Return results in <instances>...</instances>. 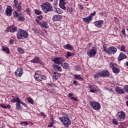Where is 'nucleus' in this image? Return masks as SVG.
<instances>
[{"instance_id":"f257e3e1","label":"nucleus","mask_w":128,"mask_h":128,"mask_svg":"<svg viewBox=\"0 0 128 128\" xmlns=\"http://www.w3.org/2000/svg\"><path fill=\"white\" fill-rule=\"evenodd\" d=\"M40 8L44 12L45 14L48 12H50L54 10L52 6L50 3V2H46L40 5Z\"/></svg>"},{"instance_id":"f03ea898","label":"nucleus","mask_w":128,"mask_h":128,"mask_svg":"<svg viewBox=\"0 0 128 128\" xmlns=\"http://www.w3.org/2000/svg\"><path fill=\"white\" fill-rule=\"evenodd\" d=\"M110 76V72L108 70H104L94 75V78L98 80L100 78H108Z\"/></svg>"},{"instance_id":"7ed1b4c3","label":"nucleus","mask_w":128,"mask_h":128,"mask_svg":"<svg viewBox=\"0 0 128 128\" xmlns=\"http://www.w3.org/2000/svg\"><path fill=\"white\" fill-rule=\"evenodd\" d=\"M28 33L26 31L22 29H20L18 31V33L16 34L18 40H24V38H28Z\"/></svg>"},{"instance_id":"20e7f679","label":"nucleus","mask_w":128,"mask_h":128,"mask_svg":"<svg viewBox=\"0 0 128 128\" xmlns=\"http://www.w3.org/2000/svg\"><path fill=\"white\" fill-rule=\"evenodd\" d=\"M58 119L62 122L63 124L66 128H68V126L72 124L70 120L66 116L58 117Z\"/></svg>"},{"instance_id":"39448f33","label":"nucleus","mask_w":128,"mask_h":128,"mask_svg":"<svg viewBox=\"0 0 128 128\" xmlns=\"http://www.w3.org/2000/svg\"><path fill=\"white\" fill-rule=\"evenodd\" d=\"M116 118L119 122H122L126 118V113L123 111H120L116 114Z\"/></svg>"},{"instance_id":"423d86ee","label":"nucleus","mask_w":128,"mask_h":128,"mask_svg":"<svg viewBox=\"0 0 128 128\" xmlns=\"http://www.w3.org/2000/svg\"><path fill=\"white\" fill-rule=\"evenodd\" d=\"M90 104L95 110H98L100 109V104L96 102L90 101Z\"/></svg>"},{"instance_id":"0eeeda50","label":"nucleus","mask_w":128,"mask_h":128,"mask_svg":"<svg viewBox=\"0 0 128 128\" xmlns=\"http://www.w3.org/2000/svg\"><path fill=\"white\" fill-rule=\"evenodd\" d=\"M88 88L90 89V92H92V94H96V92H98V87L96 86H92L88 84Z\"/></svg>"},{"instance_id":"6e6552de","label":"nucleus","mask_w":128,"mask_h":128,"mask_svg":"<svg viewBox=\"0 0 128 128\" xmlns=\"http://www.w3.org/2000/svg\"><path fill=\"white\" fill-rule=\"evenodd\" d=\"M18 31V27L14 25H12L7 28L6 32H16Z\"/></svg>"},{"instance_id":"1a4fd4ad","label":"nucleus","mask_w":128,"mask_h":128,"mask_svg":"<svg viewBox=\"0 0 128 128\" xmlns=\"http://www.w3.org/2000/svg\"><path fill=\"white\" fill-rule=\"evenodd\" d=\"M64 61V58L61 56L54 58L52 60V62L57 64H62Z\"/></svg>"},{"instance_id":"9d476101","label":"nucleus","mask_w":128,"mask_h":128,"mask_svg":"<svg viewBox=\"0 0 128 128\" xmlns=\"http://www.w3.org/2000/svg\"><path fill=\"white\" fill-rule=\"evenodd\" d=\"M87 54L90 58H94L96 54V49H90L88 50Z\"/></svg>"},{"instance_id":"9b49d317","label":"nucleus","mask_w":128,"mask_h":128,"mask_svg":"<svg viewBox=\"0 0 128 128\" xmlns=\"http://www.w3.org/2000/svg\"><path fill=\"white\" fill-rule=\"evenodd\" d=\"M20 104H22L24 108H28V105L22 102V101H20V100H18V102L16 103V108L18 110H22V106H20Z\"/></svg>"},{"instance_id":"f8f14e48","label":"nucleus","mask_w":128,"mask_h":128,"mask_svg":"<svg viewBox=\"0 0 128 128\" xmlns=\"http://www.w3.org/2000/svg\"><path fill=\"white\" fill-rule=\"evenodd\" d=\"M118 50L114 46H110L108 48L107 54H114Z\"/></svg>"},{"instance_id":"ddd939ff","label":"nucleus","mask_w":128,"mask_h":128,"mask_svg":"<svg viewBox=\"0 0 128 128\" xmlns=\"http://www.w3.org/2000/svg\"><path fill=\"white\" fill-rule=\"evenodd\" d=\"M5 12L6 16H10L12 14V6H8L6 8Z\"/></svg>"},{"instance_id":"4468645a","label":"nucleus","mask_w":128,"mask_h":128,"mask_svg":"<svg viewBox=\"0 0 128 128\" xmlns=\"http://www.w3.org/2000/svg\"><path fill=\"white\" fill-rule=\"evenodd\" d=\"M60 78V74L56 72H53L52 73V80H58Z\"/></svg>"},{"instance_id":"2eb2a0df","label":"nucleus","mask_w":128,"mask_h":128,"mask_svg":"<svg viewBox=\"0 0 128 128\" xmlns=\"http://www.w3.org/2000/svg\"><path fill=\"white\" fill-rule=\"evenodd\" d=\"M94 24L96 26H97V28H102V25L104 24V20H100L96 21L94 22Z\"/></svg>"},{"instance_id":"dca6fc26","label":"nucleus","mask_w":128,"mask_h":128,"mask_svg":"<svg viewBox=\"0 0 128 128\" xmlns=\"http://www.w3.org/2000/svg\"><path fill=\"white\" fill-rule=\"evenodd\" d=\"M62 16L61 15H54L52 16V20L53 22H58L60 20H62Z\"/></svg>"},{"instance_id":"f3484780","label":"nucleus","mask_w":128,"mask_h":128,"mask_svg":"<svg viewBox=\"0 0 128 128\" xmlns=\"http://www.w3.org/2000/svg\"><path fill=\"white\" fill-rule=\"evenodd\" d=\"M15 74L16 76H18L20 77L24 74V70H22V68H18L16 71Z\"/></svg>"},{"instance_id":"a211bd4d","label":"nucleus","mask_w":128,"mask_h":128,"mask_svg":"<svg viewBox=\"0 0 128 128\" xmlns=\"http://www.w3.org/2000/svg\"><path fill=\"white\" fill-rule=\"evenodd\" d=\"M126 58V54L122 52H120L118 57V62H120L121 60H124V58Z\"/></svg>"},{"instance_id":"6ab92c4d","label":"nucleus","mask_w":128,"mask_h":128,"mask_svg":"<svg viewBox=\"0 0 128 128\" xmlns=\"http://www.w3.org/2000/svg\"><path fill=\"white\" fill-rule=\"evenodd\" d=\"M116 92H118L119 94H124V89L120 87H117L116 88Z\"/></svg>"},{"instance_id":"aec40b11","label":"nucleus","mask_w":128,"mask_h":128,"mask_svg":"<svg viewBox=\"0 0 128 128\" xmlns=\"http://www.w3.org/2000/svg\"><path fill=\"white\" fill-rule=\"evenodd\" d=\"M92 18H91L89 16L87 18H83L84 22L86 24H90L92 22Z\"/></svg>"},{"instance_id":"412c9836","label":"nucleus","mask_w":128,"mask_h":128,"mask_svg":"<svg viewBox=\"0 0 128 128\" xmlns=\"http://www.w3.org/2000/svg\"><path fill=\"white\" fill-rule=\"evenodd\" d=\"M64 48H65V50H74V48L70 44H67L66 45H64L63 46Z\"/></svg>"},{"instance_id":"4be33fe9","label":"nucleus","mask_w":128,"mask_h":128,"mask_svg":"<svg viewBox=\"0 0 128 128\" xmlns=\"http://www.w3.org/2000/svg\"><path fill=\"white\" fill-rule=\"evenodd\" d=\"M40 62V58L38 56H35L32 60H31V62H32L33 64H38Z\"/></svg>"},{"instance_id":"5701e85b","label":"nucleus","mask_w":128,"mask_h":128,"mask_svg":"<svg viewBox=\"0 0 128 128\" xmlns=\"http://www.w3.org/2000/svg\"><path fill=\"white\" fill-rule=\"evenodd\" d=\"M2 50L6 52V54H10V49L7 46H2Z\"/></svg>"},{"instance_id":"b1692460","label":"nucleus","mask_w":128,"mask_h":128,"mask_svg":"<svg viewBox=\"0 0 128 128\" xmlns=\"http://www.w3.org/2000/svg\"><path fill=\"white\" fill-rule=\"evenodd\" d=\"M11 98H12V100H10V102L13 103L18 102V100H20V98L18 96H16L14 98V96H12Z\"/></svg>"},{"instance_id":"393cba45","label":"nucleus","mask_w":128,"mask_h":128,"mask_svg":"<svg viewBox=\"0 0 128 128\" xmlns=\"http://www.w3.org/2000/svg\"><path fill=\"white\" fill-rule=\"evenodd\" d=\"M74 76L75 80H84V78L80 76V74H74Z\"/></svg>"},{"instance_id":"a878e982","label":"nucleus","mask_w":128,"mask_h":128,"mask_svg":"<svg viewBox=\"0 0 128 128\" xmlns=\"http://www.w3.org/2000/svg\"><path fill=\"white\" fill-rule=\"evenodd\" d=\"M14 8H16V10L18 12H21L22 11V2H20V4H18V5H16V6H15Z\"/></svg>"},{"instance_id":"bb28decb","label":"nucleus","mask_w":128,"mask_h":128,"mask_svg":"<svg viewBox=\"0 0 128 128\" xmlns=\"http://www.w3.org/2000/svg\"><path fill=\"white\" fill-rule=\"evenodd\" d=\"M13 16L16 18V20H17L18 18L20 16V14H18V10H15L13 12Z\"/></svg>"},{"instance_id":"cd10ccee","label":"nucleus","mask_w":128,"mask_h":128,"mask_svg":"<svg viewBox=\"0 0 128 128\" xmlns=\"http://www.w3.org/2000/svg\"><path fill=\"white\" fill-rule=\"evenodd\" d=\"M17 50L19 54H24V50L20 47L18 48Z\"/></svg>"},{"instance_id":"c85d7f7f","label":"nucleus","mask_w":128,"mask_h":128,"mask_svg":"<svg viewBox=\"0 0 128 128\" xmlns=\"http://www.w3.org/2000/svg\"><path fill=\"white\" fill-rule=\"evenodd\" d=\"M40 26H42V28H48V22H44L43 23H41Z\"/></svg>"},{"instance_id":"c756f323","label":"nucleus","mask_w":128,"mask_h":128,"mask_svg":"<svg viewBox=\"0 0 128 128\" xmlns=\"http://www.w3.org/2000/svg\"><path fill=\"white\" fill-rule=\"evenodd\" d=\"M54 66L58 72H62V67L58 65L54 64Z\"/></svg>"},{"instance_id":"7c9ffc66","label":"nucleus","mask_w":128,"mask_h":128,"mask_svg":"<svg viewBox=\"0 0 128 128\" xmlns=\"http://www.w3.org/2000/svg\"><path fill=\"white\" fill-rule=\"evenodd\" d=\"M35 14H36V16H40L42 14V12L40 10H38V9H36L34 10Z\"/></svg>"},{"instance_id":"2f4dec72","label":"nucleus","mask_w":128,"mask_h":128,"mask_svg":"<svg viewBox=\"0 0 128 128\" xmlns=\"http://www.w3.org/2000/svg\"><path fill=\"white\" fill-rule=\"evenodd\" d=\"M62 66L63 68L68 70V68H70V65L68 63H64V64H62Z\"/></svg>"},{"instance_id":"473e14b6","label":"nucleus","mask_w":128,"mask_h":128,"mask_svg":"<svg viewBox=\"0 0 128 128\" xmlns=\"http://www.w3.org/2000/svg\"><path fill=\"white\" fill-rule=\"evenodd\" d=\"M27 100H28V102H29L31 104H34V101L31 98H28Z\"/></svg>"},{"instance_id":"72a5a7b5","label":"nucleus","mask_w":128,"mask_h":128,"mask_svg":"<svg viewBox=\"0 0 128 128\" xmlns=\"http://www.w3.org/2000/svg\"><path fill=\"white\" fill-rule=\"evenodd\" d=\"M74 70L76 72H78L80 70H82V68H80V66H74Z\"/></svg>"},{"instance_id":"f704fd0d","label":"nucleus","mask_w":128,"mask_h":128,"mask_svg":"<svg viewBox=\"0 0 128 128\" xmlns=\"http://www.w3.org/2000/svg\"><path fill=\"white\" fill-rule=\"evenodd\" d=\"M112 70L114 74H118V72H120V69L118 68L114 67L113 68Z\"/></svg>"},{"instance_id":"c9c22d12","label":"nucleus","mask_w":128,"mask_h":128,"mask_svg":"<svg viewBox=\"0 0 128 128\" xmlns=\"http://www.w3.org/2000/svg\"><path fill=\"white\" fill-rule=\"evenodd\" d=\"M73 12H74V10H72V8H70V7L67 8V12H68L70 14H72Z\"/></svg>"},{"instance_id":"e433bc0d","label":"nucleus","mask_w":128,"mask_h":128,"mask_svg":"<svg viewBox=\"0 0 128 128\" xmlns=\"http://www.w3.org/2000/svg\"><path fill=\"white\" fill-rule=\"evenodd\" d=\"M66 56L68 58L70 56H74V53L68 52L66 54Z\"/></svg>"},{"instance_id":"4c0bfd02","label":"nucleus","mask_w":128,"mask_h":128,"mask_svg":"<svg viewBox=\"0 0 128 128\" xmlns=\"http://www.w3.org/2000/svg\"><path fill=\"white\" fill-rule=\"evenodd\" d=\"M118 48L119 50H122V52H124V50H126V46H124V45H122V46H118Z\"/></svg>"},{"instance_id":"58836bf2","label":"nucleus","mask_w":128,"mask_h":128,"mask_svg":"<svg viewBox=\"0 0 128 128\" xmlns=\"http://www.w3.org/2000/svg\"><path fill=\"white\" fill-rule=\"evenodd\" d=\"M56 10L57 12V14H62L64 12V11L62 10V9L60 8H56Z\"/></svg>"},{"instance_id":"ea45409f","label":"nucleus","mask_w":128,"mask_h":128,"mask_svg":"<svg viewBox=\"0 0 128 128\" xmlns=\"http://www.w3.org/2000/svg\"><path fill=\"white\" fill-rule=\"evenodd\" d=\"M17 20H20V22H24L25 20L24 18L22 16H19Z\"/></svg>"},{"instance_id":"a19ab883","label":"nucleus","mask_w":128,"mask_h":128,"mask_svg":"<svg viewBox=\"0 0 128 128\" xmlns=\"http://www.w3.org/2000/svg\"><path fill=\"white\" fill-rule=\"evenodd\" d=\"M59 4H66V0H60Z\"/></svg>"},{"instance_id":"79ce46f5","label":"nucleus","mask_w":128,"mask_h":128,"mask_svg":"<svg viewBox=\"0 0 128 128\" xmlns=\"http://www.w3.org/2000/svg\"><path fill=\"white\" fill-rule=\"evenodd\" d=\"M14 7L20 4V2H18V0H14Z\"/></svg>"},{"instance_id":"37998d69","label":"nucleus","mask_w":128,"mask_h":128,"mask_svg":"<svg viewBox=\"0 0 128 128\" xmlns=\"http://www.w3.org/2000/svg\"><path fill=\"white\" fill-rule=\"evenodd\" d=\"M112 122L114 124H115V126H118V122L116 119H113Z\"/></svg>"},{"instance_id":"c03bdc74","label":"nucleus","mask_w":128,"mask_h":128,"mask_svg":"<svg viewBox=\"0 0 128 128\" xmlns=\"http://www.w3.org/2000/svg\"><path fill=\"white\" fill-rule=\"evenodd\" d=\"M96 14V11H94L89 16L92 19V16H94Z\"/></svg>"},{"instance_id":"a18cd8bd","label":"nucleus","mask_w":128,"mask_h":128,"mask_svg":"<svg viewBox=\"0 0 128 128\" xmlns=\"http://www.w3.org/2000/svg\"><path fill=\"white\" fill-rule=\"evenodd\" d=\"M52 126H54V118H52L51 123L48 125V128H52Z\"/></svg>"},{"instance_id":"49530a36","label":"nucleus","mask_w":128,"mask_h":128,"mask_svg":"<svg viewBox=\"0 0 128 128\" xmlns=\"http://www.w3.org/2000/svg\"><path fill=\"white\" fill-rule=\"evenodd\" d=\"M124 92H126V94H128V85H126V86H124Z\"/></svg>"},{"instance_id":"de8ad7c7","label":"nucleus","mask_w":128,"mask_h":128,"mask_svg":"<svg viewBox=\"0 0 128 128\" xmlns=\"http://www.w3.org/2000/svg\"><path fill=\"white\" fill-rule=\"evenodd\" d=\"M21 124L26 126H28V122H22Z\"/></svg>"},{"instance_id":"09e8293b","label":"nucleus","mask_w":128,"mask_h":128,"mask_svg":"<svg viewBox=\"0 0 128 128\" xmlns=\"http://www.w3.org/2000/svg\"><path fill=\"white\" fill-rule=\"evenodd\" d=\"M60 8H62V10H66V6L64 4H59Z\"/></svg>"},{"instance_id":"8fccbe9b","label":"nucleus","mask_w":128,"mask_h":128,"mask_svg":"<svg viewBox=\"0 0 128 128\" xmlns=\"http://www.w3.org/2000/svg\"><path fill=\"white\" fill-rule=\"evenodd\" d=\"M103 50L104 52H106L108 54V49L107 50L106 47L104 45H103Z\"/></svg>"},{"instance_id":"3c124183","label":"nucleus","mask_w":128,"mask_h":128,"mask_svg":"<svg viewBox=\"0 0 128 128\" xmlns=\"http://www.w3.org/2000/svg\"><path fill=\"white\" fill-rule=\"evenodd\" d=\"M41 78V80H46V76L44 75H42L41 76H40Z\"/></svg>"},{"instance_id":"603ef678","label":"nucleus","mask_w":128,"mask_h":128,"mask_svg":"<svg viewBox=\"0 0 128 128\" xmlns=\"http://www.w3.org/2000/svg\"><path fill=\"white\" fill-rule=\"evenodd\" d=\"M39 116H42V118H46V115L44 114V112H40L39 114Z\"/></svg>"},{"instance_id":"864d4df0","label":"nucleus","mask_w":128,"mask_h":128,"mask_svg":"<svg viewBox=\"0 0 128 128\" xmlns=\"http://www.w3.org/2000/svg\"><path fill=\"white\" fill-rule=\"evenodd\" d=\"M71 100H75V102H78V99L76 98V97H71Z\"/></svg>"},{"instance_id":"5fc2aeb1","label":"nucleus","mask_w":128,"mask_h":128,"mask_svg":"<svg viewBox=\"0 0 128 128\" xmlns=\"http://www.w3.org/2000/svg\"><path fill=\"white\" fill-rule=\"evenodd\" d=\"M122 34V36H124V38H126V30L124 29H123L121 32Z\"/></svg>"},{"instance_id":"6e6d98bb","label":"nucleus","mask_w":128,"mask_h":128,"mask_svg":"<svg viewBox=\"0 0 128 128\" xmlns=\"http://www.w3.org/2000/svg\"><path fill=\"white\" fill-rule=\"evenodd\" d=\"M37 18H38V20H42V18H44V16L40 15V16H37Z\"/></svg>"},{"instance_id":"4d7b16f0","label":"nucleus","mask_w":128,"mask_h":128,"mask_svg":"<svg viewBox=\"0 0 128 128\" xmlns=\"http://www.w3.org/2000/svg\"><path fill=\"white\" fill-rule=\"evenodd\" d=\"M26 12L28 14H30V8H28L26 10Z\"/></svg>"},{"instance_id":"13d9d810","label":"nucleus","mask_w":128,"mask_h":128,"mask_svg":"<svg viewBox=\"0 0 128 128\" xmlns=\"http://www.w3.org/2000/svg\"><path fill=\"white\" fill-rule=\"evenodd\" d=\"M36 80H37V82H42V78L40 77H40H38V78H36Z\"/></svg>"},{"instance_id":"bf43d9fd","label":"nucleus","mask_w":128,"mask_h":128,"mask_svg":"<svg viewBox=\"0 0 128 128\" xmlns=\"http://www.w3.org/2000/svg\"><path fill=\"white\" fill-rule=\"evenodd\" d=\"M40 75H38V74H36V73H35L34 75V78H40Z\"/></svg>"},{"instance_id":"052dcab7","label":"nucleus","mask_w":128,"mask_h":128,"mask_svg":"<svg viewBox=\"0 0 128 128\" xmlns=\"http://www.w3.org/2000/svg\"><path fill=\"white\" fill-rule=\"evenodd\" d=\"M35 20H36V22H37V24H39L40 26H41L42 22H40L38 20L36 19Z\"/></svg>"},{"instance_id":"680f3d73","label":"nucleus","mask_w":128,"mask_h":128,"mask_svg":"<svg viewBox=\"0 0 128 128\" xmlns=\"http://www.w3.org/2000/svg\"><path fill=\"white\" fill-rule=\"evenodd\" d=\"M14 40L12 39H11L10 40V44H14Z\"/></svg>"},{"instance_id":"e2e57ef3","label":"nucleus","mask_w":128,"mask_h":128,"mask_svg":"<svg viewBox=\"0 0 128 128\" xmlns=\"http://www.w3.org/2000/svg\"><path fill=\"white\" fill-rule=\"evenodd\" d=\"M110 68H112H112H114V64H112V62H110Z\"/></svg>"},{"instance_id":"0e129e2a","label":"nucleus","mask_w":128,"mask_h":128,"mask_svg":"<svg viewBox=\"0 0 128 128\" xmlns=\"http://www.w3.org/2000/svg\"><path fill=\"white\" fill-rule=\"evenodd\" d=\"M36 74L39 75V76H40V74H42V72L40 70H38V71H36Z\"/></svg>"},{"instance_id":"69168bd1","label":"nucleus","mask_w":128,"mask_h":128,"mask_svg":"<svg viewBox=\"0 0 128 128\" xmlns=\"http://www.w3.org/2000/svg\"><path fill=\"white\" fill-rule=\"evenodd\" d=\"M73 84H75V86H78V82L76 80L73 81Z\"/></svg>"},{"instance_id":"338daca9","label":"nucleus","mask_w":128,"mask_h":128,"mask_svg":"<svg viewBox=\"0 0 128 128\" xmlns=\"http://www.w3.org/2000/svg\"><path fill=\"white\" fill-rule=\"evenodd\" d=\"M0 106H1V108H6V106L4 104H0Z\"/></svg>"},{"instance_id":"774afa93","label":"nucleus","mask_w":128,"mask_h":128,"mask_svg":"<svg viewBox=\"0 0 128 128\" xmlns=\"http://www.w3.org/2000/svg\"><path fill=\"white\" fill-rule=\"evenodd\" d=\"M12 108V106L10 104H8L6 106V108Z\"/></svg>"}]
</instances>
